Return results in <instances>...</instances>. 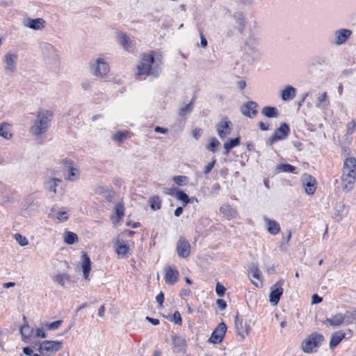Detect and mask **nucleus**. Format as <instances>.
<instances>
[{
	"label": "nucleus",
	"instance_id": "nucleus-2",
	"mask_svg": "<svg viewBox=\"0 0 356 356\" xmlns=\"http://www.w3.org/2000/svg\"><path fill=\"white\" fill-rule=\"evenodd\" d=\"M52 118V111L42 108L39 109L30 127V133L35 137H39L46 133L51 126Z\"/></svg>",
	"mask_w": 356,
	"mask_h": 356
},
{
	"label": "nucleus",
	"instance_id": "nucleus-47",
	"mask_svg": "<svg viewBox=\"0 0 356 356\" xmlns=\"http://www.w3.org/2000/svg\"><path fill=\"white\" fill-rule=\"evenodd\" d=\"M175 197L184 204V205L188 204V203H191V198L189 196L183 191H179L175 194Z\"/></svg>",
	"mask_w": 356,
	"mask_h": 356
},
{
	"label": "nucleus",
	"instance_id": "nucleus-49",
	"mask_svg": "<svg viewBox=\"0 0 356 356\" xmlns=\"http://www.w3.org/2000/svg\"><path fill=\"white\" fill-rule=\"evenodd\" d=\"M174 182L178 186H185L188 181V177L184 175L175 176L172 178Z\"/></svg>",
	"mask_w": 356,
	"mask_h": 356
},
{
	"label": "nucleus",
	"instance_id": "nucleus-55",
	"mask_svg": "<svg viewBox=\"0 0 356 356\" xmlns=\"http://www.w3.org/2000/svg\"><path fill=\"white\" fill-rule=\"evenodd\" d=\"M63 321L61 320H58L48 324L47 327L49 330H54L58 328L61 325Z\"/></svg>",
	"mask_w": 356,
	"mask_h": 356
},
{
	"label": "nucleus",
	"instance_id": "nucleus-6",
	"mask_svg": "<svg viewBox=\"0 0 356 356\" xmlns=\"http://www.w3.org/2000/svg\"><path fill=\"white\" fill-rule=\"evenodd\" d=\"M62 342L58 341H44L38 348L43 356H52L62 348Z\"/></svg>",
	"mask_w": 356,
	"mask_h": 356
},
{
	"label": "nucleus",
	"instance_id": "nucleus-29",
	"mask_svg": "<svg viewBox=\"0 0 356 356\" xmlns=\"http://www.w3.org/2000/svg\"><path fill=\"white\" fill-rule=\"evenodd\" d=\"M174 352L176 353L184 351L186 348V340L179 335L172 337Z\"/></svg>",
	"mask_w": 356,
	"mask_h": 356
},
{
	"label": "nucleus",
	"instance_id": "nucleus-15",
	"mask_svg": "<svg viewBox=\"0 0 356 356\" xmlns=\"http://www.w3.org/2000/svg\"><path fill=\"white\" fill-rule=\"evenodd\" d=\"M258 104L254 101H249L241 107V113L248 118H253L258 113Z\"/></svg>",
	"mask_w": 356,
	"mask_h": 356
},
{
	"label": "nucleus",
	"instance_id": "nucleus-52",
	"mask_svg": "<svg viewBox=\"0 0 356 356\" xmlns=\"http://www.w3.org/2000/svg\"><path fill=\"white\" fill-rule=\"evenodd\" d=\"M129 251V247L127 245L119 244L116 248V252L119 255H125Z\"/></svg>",
	"mask_w": 356,
	"mask_h": 356
},
{
	"label": "nucleus",
	"instance_id": "nucleus-63",
	"mask_svg": "<svg viewBox=\"0 0 356 356\" xmlns=\"http://www.w3.org/2000/svg\"><path fill=\"white\" fill-rule=\"evenodd\" d=\"M220 188H221V186H220V184L216 183L211 187V194H217L218 192L220 190Z\"/></svg>",
	"mask_w": 356,
	"mask_h": 356
},
{
	"label": "nucleus",
	"instance_id": "nucleus-37",
	"mask_svg": "<svg viewBox=\"0 0 356 356\" xmlns=\"http://www.w3.org/2000/svg\"><path fill=\"white\" fill-rule=\"evenodd\" d=\"M220 211L229 220L234 218L236 215L235 210L230 205L222 206L220 208Z\"/></svg>",
	"mask_w": 356,
	"mask_h": 356
},
{
	"label": "nucleus",
	"instance_id": "nucleus-11",
	"mask_svg": "<svg viewBox=\"0 0 356 356\" xmlns=\"http://www.w3.org/2000/svg\"><path fill=\"white\" fill-rule=\"evenodd\" d=\"M353 335L350 330H347L346 332L343 330H339L335 332L331 335V339L330 341V348L334 349L336 348L343 339H350Z\"/></svg>",
	"mask_w": 356,
	"mask_h": 356
},
{
	"label": "nucleus",
	"instance_id": "nucleus-35",
	"mask_svg": "<svg viewBox=\"0 0 356 356\" xmlns=\"http://www.w3.org/2000/svg\"><path fill=\"white\" fill-rule=\"evenodd\" d=\"M240 142L241 140L239 137L227 140L223 145L225 149L224 154L226 155L228 154L232 148L236 147L240 145Z\"/></svg>",
	"mask_w": 356,
	"mask_h": 356
},
{
	"label": "nucleus",
	"instance_id": "nucleus-10",
	"mask_svg": "<svg viewBox=\"0 0 356 356\" xmlns=\"http://www.w3.org/2000/svg\"><path fill=\"white\" fill-rule=\"evenodd\" d=\"M284 282V280L281 279L277 281L271 288V291L269 295V301L274 305L279 302L280 298L283 294L282 285Z\"/></svg>",
	"mask_w": 356,
	"mask_h": 356
},
{
	"label": "nucleus",
	"instance_id": "nucleus-21",
	"mask_svg": "<svg viewBox=\"0 0 356 356\" xmlns=\"http://www.w3.org/2000/svg\"><path fill=\"white\" fill-rule=\"evenodd\" d=\"M322 323L327 327H337L344 324L342 313H337L330 318L322 321Z\"/></svg>",
	"mask_w": 356,
	"mask_h": 356
},
{
	"label": "nucleus",
	"instance_id": "nucleus-17",
	"mask_svg": "<svg viewBox=\"0 0 356 356\" xmlns=\"http://www.w3.org/2000/svg\"><path fill=\"white\" fill-rule=\"evenodd\" d=\"M46 22L42 18H25L23 20V25L34 31L42 30L45 26Z\"/></svg>",
	"mask_w": 356,
	"mask_h": 356
},
{
	"label": "nucleus",
	"instance_id": "nucleus-48",
	"mask_svg": "<svg viewBox=\"0 0 356 356\" xmlns=\"http://www.w3.org/2000/svg\"><path fill=\"white\" fill-rule=\"evenodd\" d=\"M127 138H128L127 133H125V132H123L121 131H116L113 135L112 139L119 143H121L124 142V140H126Z\"/></svg>",
	"mask_w": 356,
	"mask_h": 356
},
{
	"label": "nucleus",
	"instance_id": "nucleus-39",
	"mask_svg": "<svg viewBox=\"0 0 356 356\" xmlns=\"http://www.w3.org/2000/svg\"><path fill=\"white\" fill-rule=\"evenodd\" d=\"M344 324L349 325L356 321V310L346 311L343 314Z\"/></svg>",
	"mask_w": 356,
	"mask_h": 356
},
{
	"label": "nucleus",
	"instance_id": "nucleus-44",
	"mask_svg": "<svg viewBox=\"0 0 356 356\" xmlns=\"http://www.w3.org/2000/svg\"><path fill=\"white\" fill-rule=\"evenodd\" d=\"M343 168L348 170L356 169V159L354 157H348L343 162Z\"/></svg>",
	"mask_w": 356,
	"mask_h": 356
},
{
	"label": "nucleus",
	"instance_id": "nucleus-64",
	"mask_svg": "<svg viewBox=\"0 0 356 356\" xmlns=\"http://www.w3.org/2000/svg\"><path fill=\"white\" fill-rule=\"evenodd\" d=\"M35 337H40V338H45L46 337V333L43 328H38L35 332Z\"/></svg>",
	"mask_w": 356,
	"mask_h": 356
},
{
	"label": "nucleus",
	"instance_id": "nucleus-58",
	"mask_svg": "<svg viewBox=\"0 0 356 356\" xmlns=\"http://www.w3.org/2000/svg\"><path fill=\"white\" fill-rule=\"evenodd\" d=\"M56 218L59 221L65 222V221L67 220V219H68L67 213L66 211H59L57 213Z\"/></svg>",
	"mask_w": 356,
	"mask_h": 356
},
{
	"label": "nucleus",
	"instance_id": "nucleus-62",
	"mask_svg": "<svg viewBox=\"0 0 356 356\" xmlns=\"http://www.w3.org/2000/svg\"><path fill=\"white\" fill-rule=\"evenodd\" d=\"M323 301V298L320 297L317 294H314L312 297V304H318Z\"/></svg>",
	"mask_w": 356,
	"mask_h": 356
},
{
	"label": "nucleus",
	"instance_id": "nucleus-51",
	"mask_svg": "<svg viewBox=\"0 0 356 356\" xmlns=\"http://www.w3.org/2000/svg\"><path fill=\"white\" fill-rule=\"evenodd\" d=\"M356 130V121L355 120H351L346 125V134L352 135Z\"/></svg>",
	"mask_w": 356,
	"mask_h": 356
},
{
	"label": "nucleus",
	"instance_id": "nucleus-24",
	"mask_svg": "<svg viewBox=\"0 0 356 356\" xmlns=\"http://www.w3.org/2000/svg\"><path fill=\"white\" fill-rule=\"evenodd\" d=\"M17 56L15 54H6L4 62L6 63L5 70L7 72L13 73L16 70V60Z\"/></svg>",
	"mask_w": 356,
	"mask_h": 356
},
{
	"label": "nucleus",
	"instance_id": "nucleus-31",
	"mask_svg": "<svg viewBox=\"0 0 356 356\" xmlns=\"http://www.w3.org/2000/svg\"><path fill=\"white\" fill-rule=\"evenodd\" d=\"M296 89L291 86H287L281 92V99L283 101H290L296 97Z\"/></svg>",
	"mask_w": 356,
	"mask_h": 356
},
{
	"label": "nucleus",
	"instance_id": "nucleus-8",
	"mask_svg": "<svg viewBox=\"0 0 356 356\" xmlns=\"http://www.w3.org/2000/svg\"><path fill=\"white\" fill-rule=\"evenodd\" d=\"M93 74L96 76L103 77L106 76L109 70V65L104 58H98L92 65Z\"/></svg>",
	"mask_w": 356,
	"mask_h": 356
},
{
	"label": "nucleus",
	"instance_id": "nucleus-13",
	"mask_svg": "<svg viewBox=\"0 0 356 356\" xmlns=\"http://www.w3.org/2000/svg\"><path fill=\"white\" fill-rule=\"evenodd\" d=\"M226 330L227 326L225 323L223 322L219 323L217 327L211 333V335L209 339V342L212 343H220L222 342Z\"/></svg>",
	"mask_w": 356,
	"mask_h": 356
},
{
	"label": "nucleus",
	"instance_id": "nucleus-7",
	"mask_svg": "<svg viewBox=\"0 0 356 356\" xmlns=\"http://www.w3.org/2000/svg\"><path fill=\"white\" fill-rule=\"evenodd\" d=\"M290 134L289 126L286 123H282L280 127L277 128L274 134L268 138L266 143L268 145L271 146L278 140H282L288 137Z\"/></svg>",
	"mask_w": 356,
	"mask_h": 356
},
{
	"label": "nucleus",
	"instance_id": "nucleus-46",
	"mask_svg": "<svg viewBox=\"0 0 356 356\" xmlns=\"http://www.w3.org/2000/svg\"><path fill=\"white\" fill-rule=\"evenodd\" d=\"M193 100H192L189 104L180 108L179 110V115L181 117H184L187 114L191 113L193 109Z\"/></svg>",
	"mask_w": 356,
	"mask_h": 356
},
{
	"label": "nucleus",
	"instance_id": "nucleus-30",
	"mask_svg": "<svg viewBox=\"0 0 356 356\" xmlns=\"http://www.w3.org/2000/svg\"><path fill=\"white\" fill-rule=\"evenodd\" d=\"M348 214V209L343 203H337L334 207V219L339 222Z\"/></svg>",
	"mask_w": 356,
	"mask_h": 356
},
{
	"label": "nucleus",
	"instance_id": "nucleus-9",
	"mask_svg": "<svg viewBox=\"0 0 356 356\" xmlns=\"http://www.w3.org/2000/svg\"><path fill=\"white\" fill-rule=\"evenodd\" d=\"M40 48L45 58L53 62H57L58 60V51L51 44L42 42L40 44Z\"/></svg>",
	"mask_w": 356,
	"mask_h": 356
},
{
	"label": "nucleus",
	"instance_id": "nucleus-14",
	"mask_svg": "<svg viewBox=\"0 0 356 356\" xmlns=\"http://www.w3.org/2000/svg\"><path fill=\"white\" fill-rule=\"evenodd\" d=\"M177 252L179 257L187 258L191 253V245L184 237H180L177 243Z\"/></svg>",
	"mask_w": 356,
	"mask_h": 356
},
{
	"label": "nucleus",
	"instance_id": "nucleus-43",
	"mask_svg": "<svg viewBox=\"0 0 356 356\" xmlns=\"http://www.w3.org/2000/svg\"><path fill=\"white\" fill-rule=\"evenodd\" d=\"M220 145L219 140L216 138L213 137L210 138L209 143L206 146V148L208 151L215 153Z\"/></svg>",
	"mask_w": 356,
	"mask_h": 356
},
{
	"label": "nucleus",
	"instance_id": "nucleus-25",
	"mask_svg": "<svg viewBox=\"0 0 356 356\" xmlns=\"http://www.w3.org/2000/svg\"><path fill=\"white\" fill-rule=\"evenodd\" d=\"M264 221L266 224V228L270 234L276 235L280 232V226L277 221L271 220L266 216L264 217Z\"/></svg>",
	"mask_w": 356,
	"mask_h": 356
},
{
	"label": "nucleus",
	"instance_id": "nucleus-56",
	"mask_svg": "<svg viewBox=\"0 0 356 356\" xmlns=\"http://www.w3.org/2000/svg\"><path fill=\"white\" fill-rule=\"evenodd\" d=\"M216 162V160L214 159H213L212 161H211L210 163H209L205 167H204V173L205 175H208L209 173L211 172V171L212 170V169L213 168L214 165H215V163Z\"/></svg>",
	"mask_w": 356,
	"mask_h": 356
},
{
	"label": "nucleus",
	"instance_id": "nucleus-34",
	"mask_svg": "<svg viewBox=\"0 0 356 356\" xmlns=\"http://www.w3.org/2000/svg\"><path fill=\"white\" fill-rule=\"evenodd\" d=\"M261 114L268 118H277L279 115L278 110L274 106H264L261 110Z\"/></svg>",
	"mask_w": 356,
	"mask_h": 356
},
{
	"label": "nucleus",
	"instance_id": "nucleus-26",
	"mask_svg": "<svg viewBox=\"0 0 356 356\" xmlns=\"http://www.w3.org/2000/svg\"><path fill=\"white\" fill-rule=\"evenodd\" d=\"M82 264L81 268L83 275L85 280H89V274L91 270V261L87 253L83 252L82 254Z\"/></svg>",
	"mask_w": 356,
	"mask_h": 356
},
{
	"label": "nucleus",
	"instance_id": "nucleus-61",
	"mask_svg": "<svg viewBox=\"0 0 356 356\" xmlns=\"http://www.w3.org/2000/svg\"><path fill=\"white\" fill-rule=\"evenodd\" d=\"M202 129H198V128H196L195 129L193 130V136L196 139V140H198L201 135H202Z\"/></svg>",
	"mask_w": 356,
	"mask_h": 356
},
{
	"label": "nucleus",
	"instance_id": "nucleus-22",
	"mask_svg": "<svg viewBox=\"0 0 356 356\" xmlns=\"http://www.w3.org/2000/svg\"><path fill=\"white\" fill-rule=\"evenodd\" d=\"M233 18L237 24V29L238 32L240 33H243L246 28L248 23L245 15L241 11L236 12L233 15Z\"/></svg>",
	"mask_w": 356,
	"mask_h": 356
},
{
	"label": "nucleus",
	"instance_id": "nucleus-20",
	"mask_svg": "<svg viewBox=\"0 0 356 356\" xmlns=\"http://www.w3.org/2000/svg\"><path fill=\"white\" fill-rule=\"evenodd\" d=\"M164 280L167 284L174 285L178 280L179 273L177 269L168 266L164 268Z\"/></svg>",
	"mask_w": 356,
	"mask_h": 356
},
{
	"label": "nucleus",
	"instance_id": "nucleus-59",
	"mask_svg": "<svg viewBox=\"0 0 356 356\" xmlns=\"http://www.w3.org/2000/svg\"><path fill=\"white\" fill-rule=\"evenodd\" d=\"M342 175L356 177V169H353V170L343 168Z\"/></svg>",
	"mask_w": 356,
	"mask_h": 356
},
{
	"label": "nucleus",
	"instance_id": "nucleus-54",
	"mask_svg": "<svg viewBox=\"0 0 356 356\" xmlns=\"http://www.w3.org/2000/svg\"><path fill=\"white\" fill-rule=\"evenodd\" d=\"M225 287L219 282H218L216 286V293H217V295L220 297H222L225 295Z\"/></svg>",
	"mask_w": 356,
	"mask_h": 356
},
{
	"label": "nucleus",
	"instance_id": "nucleus-19",
	"mask_svg": "<svg viewBox=\"0 0 356 356\" xmlns=\"http://www.w3.org/2000/svg\"><path fill=\"white\" fill-rule=\"evenodd\" d=\"M302 183L305 193L309 195H313L316 189V181L314 177L309 175H305L302 177Z\"/></svg>",
	"mask_w": 356,
	"mask_h": 356
},
{
	"label": "nucleus",
	"instance_id": "nucleus-38",
	"mask_svg": "<svg viewBox=\"0 0 356 356\" xmlns=\"http://www.w3.org/2000/svg\"><path fill=\"white\" fill-rule=\"evenodd\" d=\"M115 212L116 215L115 220L113 221V223L116 225L118 222L120 221V220L124 216V207L122 202H118L115 207Z\"/></svg>",
	"mask_w": 356,
	"mask_h": 356
},
{
	"label": "nucleus",
	"instance_id": "nucleus-18",
	"mask_svg": "<svg viewBox=\"0 0 356 356\" xmlns=\"http://www.w3.org/2000/svg\"><path fill=\"white\" fill-rule=\"evenodd\" d=\"M352 35V31L346 29H341L334 33L333 43L337 45H341L346 42Z\"/></svg>",
	"mask_w": 356,
	"mask_h": 356
},
{
	"label": "nucleus",
	"instance_id": "nucleus-32",
	"mask_svg": "<svg viewBox=\"0 0 356 356\" xmlns=\"http://www.w3.org/2000/svg\"><path fill=\"white\" fill-rule=\"evenodd\" d=\"M62 182V180L58 178H50L44 182V188L49 192L53 193H56V188L59 184Z\"/></svg>",
	"mask_w": 356,
	"mask_h": 356
},
{
	"label": "nucleus",
	"instance_id": "nucleus-40",
	"mask_svg": "<svg viewBox=\"0 0 356 356\" xmlns=\"http://www.w3.org/2000/svg\"><path fill=\"white\" fill-rule=\"evenodd\" d=\"M276 170L284 172L296 173V168L289 163H282L276 165Z\"/></svg>",
	"mask_w": 356,
	"mask_h": 356
},
{
	"label": "nucleus",
	"instance_id": "nucleus-50",
	"mask_svg": "<svg viewBox=\"0 0 356 356\" xmlns=\"http://www.w3.org/2000/svg\"><path fill=\"white\" fill-rule=\"evenodd\" d=\"M14 238L21 246H26L29 243L28 239L25 236H22L20 234H15L14 235Z\"/></svg>",
	"mask_w": 356,
	"mask_h": 356
},
{
	"label": "nucleus",
	"instance_id": "nucleus-42",
	"mask_svg": "<svg viewBox=\"0 0 356 356\" xmlns=\"http://www.w3.org/2000/svg\"><path fill=\"white\" fill-rule=\"evenodd\" d=\"M149 203L151 209L156 211L161 209L162 202L159 196L155 195L149 198Z\"/></svg>",
	"mask_w": 356,
	"mask_h": 356
},
{
	"label": "nucleus",
	"instance_id": "nucleus-4",
	"mask_svg": "<svg viewBox=\"0 0 356 356\" xmlns=\"http://www.w3.org/2000/svg\"><path fill=\"white\" fill-rule=\"evenodd\" d=\"M323 341L324 337L322 334L314 332L302 342V350L306 353H316Z\"/></svg>",
	"mask_w": 356,
	"mask_h": 356
},
{
	"label": "nucleus",
	"instance_id": "nucleus-45",
	"mask_svg": "<svg viewBox=\"0 0 356 356\" xmlns=\"http://www.w3.org/2000/svg\"><path fill=\"white\" fill-rule=\"evenodd\" d=\"M70 280V276L65 273H60L54 277V281L62 286H65V282Z\"/></svg>",
	"mask_w": 356,
	"mask_h": 356
},
{
	"label": "nucleus",
	"instance_id": "nucleus-36",
	"mask_svg": "<svg viewBox=\"0 0 356 356\" xmlns=\"http://www.w3.org/2000/svg\"><path fill=\"white\" fill-rule=\"evenodd\" d=\"M329 104L330 102L327 98V92H325L318 97L316 106L321 109H325Z\"/></svg>",
	"mask_w": 356,
	"mask_h": 356
},
{
	"label": "nucleus",
	"instance_id": "nucleus-57",
	"mask_svg": "<svg viewBox=\"0 0 356 356\" xmlns=\"http://www.w3.org/2000/svg\"><path fill=\"white\" fill-rule=\"evenodd\" d=\"M172 317H173L174 323L175 324H177V325L181 324L182 318H181L180 313L178 311H176L174 312Z\"/></svg>",
	"mask_w": 356,
	"mask_h": 356
},
{
	"label": "nucleus",
	"instance_id": "nucleus-28",
	"mask_svg": "<svg viewBox=\"0 0 356 356\" xmlns=\"http://www.w3.org/2000/svg\"><path fill=\"white\" fill-rule=\"evenodd\" d=\"M248 273L250 275H251V276L254 279H256L260 282V283L259 284L258 282L252 280V283L257 287L261 286H262V282H261V276L262 275H261V272L259 270V268H258L257 265L252 264L251 266H250V268H249Z\"/></svg>",
	"mask_w": 356,
	"mask_h": 356
},
{
	"label": "nucleus",
	"instance_id": "nucleus-33",
	"mask_svg": "<svg viewBox=\"0 0 356 356\" xmlns=\"http://www.w3.org/2000/svg\"><path fill=\"white\" fill-rule=\"evenodd\" d=\"M19 332L22 336V341L24 343H29L30 337L33 333V329L26 324L20 327Z\"/></svg>",
	"mask_w": 356,
	"mask_h": 356
},
{
	"label": "nucleus",
	"instance_id": "nucleus-5",
	"mask_svg": "<svg viewBox=\"0 0 356 356\" xmlns=\"http://www.w3.org/2000/svg\"><path fill=\"white\" fill-rule=\"evenodd\" d=\"M259 39L253 34H250L244 43V51L249 54L253 60L259 59L261 54L259 49Z\"/></svg>",
	"mask_w": 356,
	"mask_h": 356
},
{
	"label": "nucleus",
	"instance_id": "nucleus-60",
	"mask_svg": "<svg viewBox=\"0 0 356 356\" xmlns=\"http://www.w3.org/2000/svg\"><path fill=\"white\" fill-rule=\"evenodd\" d=\"M216 304L218 307V308L221 310H224L225 309V308L227 307V303L226 302L222 300V299H218L216 301Z\"/></svg>",
	"mask_w": 356,
	"mask_h": 356
},
{
	"label": "nucleus",
	"instance_id": "nucleus-12",
	"mask_svg": "<svg viewBox=\"0 0 356 356\" xmlns=\"http://www.w3.org/2000/svg\"><path fill=\"white\" fill-rule=\"evenodd\" d=\"M235 328L236 334L241 337V339H244L246 336L248 335L250 330V325L247 322H243L242 318L238 315L235 317Z\"/></svg>",
	"mask_w": 356,
	"mask_h": 356
},
{
	"label": "nucleus",
	"instance_id": "nucleus-16",
	"mask_svg": "<svg viewBox=\"0 0 356 356\" xmlns=\"http://www.w3.org/2000/svg\"><path fill=\"white\" fill-rule=\"evenodd\" d=\"M232 124L227 119H223L216 124V131L219 137L225 138L232 131Z\"/></svg>",
	"mask_w": 356,
	"mask_h": 356
},
{
	"label": "nucleus",
	"instance_id": "nucleus-1",
	"mask_svg": "<svg viewBox=\"0 0 356 356\" xmlns=\"http://www.w3.org/2000/svg\"><path fill=\"white\" fill-rule=\"evenodd\" d=\"M155 52L150 51L142 55L137 65L136 77L139 80L145 79L147 76L158 78L162 72L161 59L155 57Z\"/></svg>",
	"mask_w": 356,
	"mask_h": 356
},
{
	"label": "nucleus",
	"instance_id": "nucleus-41",
	"mask_svg": "<svg viewBox=\"0 0 356 356\" xmlns=\"http://www.w3.org/2000/svg\"><path fill=\"white\" fill-rule=\"evenodd\" d=\"M78 241L77 235L72 232H66L64 234V241L68 245H72Z\"/></svg>",
	"mask_w": 356,
	"mask_h": 356
},
{
	"label": "nucleus",
	"instance_id": "nucleus-27",
	"mask_svg": "<svg viewBox=\"0 0 356 356\" xmlns=\"http://www.w3.org/2000/svg\"><path fill=\"white\" fill-rule=\"evenodd\" d=\"M343 191L349 192L354 188L356 177L342 175L341 177Z\"/></svg>",
	"mask_w": 356,
	"mask_h": 356
},
{
	"label": "nucleus",
	"instance_id": "nucleus-23",
	"mask_svg": "<svg viewBox=\"0 0 356 356\" xmlns=\"http://www.w3.org/2000/svg\"><path fill=\"white\" fill-rule=\"evenodd\" d=\"M118 40L119 43L123 47L124 49L128 51H133L134 49V44L131 40L130 38L124 33H120L118 35Z\"/></svg>",
	"mask_w": 356,
	"mask_h": 356
},
{
	"label": "nucleus",
	"instance_id": "nucleus-3",
	"mask_svg": "<svg viewBox=\"0 0 356 356\" xmlns=\"http://www.w3.org/2000/svg\"><path fill=\"white\" fill-rule=\"evenodd\" d=\"M63 176L65 180L76 182L80 179L81 172L77 164L70 159L62 160Z\"/></svg>",
	"mask_w": 356,
	"mask_h": 356
},
{
	"label": "nucleus",
	"instance_id": "nucleus-53",
	"mask_svg": "<svg viewBox=\"0 0 356 356\" xmlns=\"http://www.w3.org/2000/svg\"><path fill=\"white\" fill-rule=\"evenodd\" d=\"M0 136L6 139L11 136V134H9L8 127L6 124H2L0 125Z\"/></svg>",
	"mask_w": 356,
	"mask_h": 356
}]
</instances>
